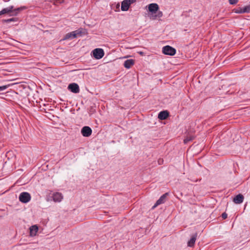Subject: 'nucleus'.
I'll list each match as a JSON object with an SVG mask.
<instances>
[{"label": "nucleus", "instance_id": "27", "mask_svg": "<svg viewBox=\"0 0 250 250\" xmlns=\"http://www.w3.org/2000/svg\"><path fill=\"white\" fill-rule=\"evenodd\" d=\"M139 53H140V54H141V55H143V52H140Z\"/></svg>", "mask_w": 250, "mask_h": 250}, {"label": "nucleus", "instance_id": "19", "mask_svg": "<svg viewBox=\"0 0 250 250\" xmlns=\"http://www.w3.org/2000/svg\"><path fill=\"white\" fill-rule=\"evenodd\" d=\"M194 139V137L192 136H187L184 140V143L185 144L188 143V142L192 141Z\"/></svg>", "mask_w": 250, "mask_h": 250}, {"label": "nucleus", "instance_id": "9", "mask_svg": "<svg viewBox=\"0 0 250 250\" xmlns=\"http://www.w3.org/2000/svg\"><path fill=\"white\" fill-rule=\"evenodd\" d=\"M51 198L54 202H60L63 199V195L60 192H56L52 194Z\"/></svg>", "mask_w": 250, "mask_h": 250}, {"label": "nucleus", "instance_id": "2", "mask_svg": "<svg viewBox=\"0 0 250 250\" xmlns=\"http://www.w3.org/2000/svg\"><path fill=\"white\" fill-rule=\"evenodd\" d=\"M14 9L13 6H10L8 7L3 8L2 9V13H3V14H9L11 12H14L13 14H10V16H17L20 11L26 9L25 6H21V7H19L18 8Z\"/></svg>", "mask_w": 250, "mask_h": 250}, {"label": "nucleus", "instance_id": "3", "mask_svg": "<svg viewBox=\"0 0 250 250\" xmlns=\"http://www.w3.org/2000/svg\"><path fill=\"white\" fill-rule=\"evenodd\" d=\"M82 33V31L80 30H76L74 31L69 32L65 35L63 40H66L76 38L78 36H81Z\"/></svg>", "mask_w": 250, "mask_h": 250}, {"label": "nucleus", "instance_id": "1", "mask_svg": "<svg viewBox=\"0 0 250 250\" xmlns=\"http://www.w3.org/2000/svg\"><path fill=\"white\" fill-rule=\"evenodd\" d=\"M14 9L13 6H10L8 7L3 8L2 9V13H3V14H9L11 12H14L13 14H10V16H17L20 11L26 9L25 6H21V7H19L18 8Z\"/></svg>", "mask_w": 250, "mask_h": 250}, {"label": "nucleus", "instance_id": "22", "mask_svg": "<svg viewBox=\"0 0 250 250\" xmlns=\"http://www.w3.org/2000/svg\"><path fill=\"white\" fill-rule=\"evenodd\" d=\"M235 12L236 13H239V14L244 13V12H243V7H239L237 9H235Z\"/></svg>", "mask_w": 250, "mask_h": 250}, {"label": "nucleus", "instance_id": "13", "mask_svg": "<svg viewBox=\"0 0 250 250\" xmlns=\"http://www.w3.org/2000/svg\"><path fill=\"white\" fill-rule=\"evenodd\" d=\"M197 237V233H195L193 234L190 240L188 242V246L190 247H193L194 246L196 238Z\"/></svg>", "mask_w": 250, "mask_h": 250}, {"label": "nucleus", "instance_id": "28", "mask_svg": "<svg viewBox=\"0 0 250 250\" xmlns=\"http://www.w3.org/2000/svg\"><path fill=\"white\" fill-rule=\"evenodd\" d=\"M117 6V7L119 8L120 6L119 3H118Z\"/></svg>", "mask_w": 250, "mask_h": 250}, {"label": "nucleus", "instance_id": "20", "mask_svg": "<svg viewBox=\"0 0 250 250\" xmlns=\"http://www.w3.org/2000/svg\"><path fill=\"white\" fill-rule=\"evenodd\" d=\"M243 12L244 13H250V4L243 7Z\"/></svg>", "mask_w": 250, "mask_h": 250}, {"label": "nucleus", "instance_id": "29", "mask_svg": "<svg viewBox=\"0 0 250 250\" xmlns=\"http://www.w3.org/2000/svg\"><path fill=\"white\" fill-rule=\"evenodd\" d=\"M159 163H161V161H160V160L158 161Z\"/></svg>", "mask_w": 250, "mask_h": 250}, {"label": "nucleus", "instance_id": "8", "mask_svg": "<svg viewBox=\"0 0 250 250\" xmlns=\"http://www.w3.org/2000/svg\"><path fill=\"white\" fill-rule=\"evenodd\" d=\"M92 132L91 128L88 126H83L81 129V133L84 137L90 136Z\"/></svg>", "mask_w": 250, "mask_h": 250}, {"label": "nucleus", "instance_id": "15", "mask_svg": "<svg viewBox=\"0 0 250 250\" xmlns=\"http://www.w3.org/2000/svg\"><path fill=\"white\" fill-rule=\"evenodd\" d=\"M169 115V113L167 111H161L158 116V118L160 120H163L166 119Z\"/></svg>", "mask_w": 250, "mask_h": 250}, {"label": "nucleus", "instance_id": "11", "mask_svg": "<svg viewBox=\"0 0 250 250\" xmlns=\"http://www.w3.org/2000/svg\"><path fill=\"white\" fill-rule=\"evenodd\" d=\"M168 193H166L162 195L160 198L156 201V203L155 204L154 206H153V208H155L157 206L161 205L162 204L166 202V198L167 196L168 195Z\"/></svg>", "mask_w": 250, "mask_h": 250}, {"label": "nucleus", "instance_id": "18", "mask_svg": "<svg viewBox=\"0 0 250 250\" xmlns=\"http://www.w3.org/2000/svg\"><path fill=\"white\" fill-rule=\"evenodd\" d=\"M156 13V14L153 16V19H156L157 18H161L163 15V12L161 11L158 10Z\"/></svg>", "mask_w": 250, "mask_h": 250}, {"label": "nucleus", "instance_id": "7", "mask_svg": "<svg viewBox=\"0 0 250 250\" xmlns=\"http://www.w3.org/2000/svg\"><path fill=\"white\" fill-rule=\"evenodd\" d=\"M136 1V0H124L121 3V10L126 11L128 10L130 5Z\"/></svg>", "mask_w": 250, "mask_h": 250}, {"label": "nucleus", "instance_id": "14", "mask_svg": "<svg viewBox=\"0 0 250 250\" xmlns=\"http://www.w3.org/2000/svg\"><path fill=\"white\" fill-rule=\"evenodd\" d=\"M243 200L244 196L241 194H239L235 196L233 199V202L236 204L242 203L243 202Z\"/></svg>", "mask_w": 250, "mask_h": 250}, {"label": "nucleus", "instance_id": "26", "mask_svg": "<svg viewBox=\"0 0 250 250\" xmlns=\"http://www.w3.org/2000/svg\"><path fill=\"white\" fill-rule=\"evenodd\" d=\"M3 15V13H2V10L0 11V15Z\"/></svg>", "mask_w": 250, "mask_h": 250}, {"label": "nucleus", "instance_id": "21", "mask_svg": "<svg viewBox=\"0 0 250 250\" xmlns=\"http://www.w3.org/2000/svg\"><path fill=\"white\" fill-rule=\"evenodd\" d=\"M16 18H11V19H6V20H3V22H6V23H9L10 22H12V21H16Z\"/></svg>", "mask_w": 250, "mask_h": 250}, {"label": "nucleus", "instance_id": "17", "mask_svg": "<svg viewBox=\"0 0 250 250\" xmlns=\"http://www.w3.org/2000/svg\"><path fill=\"white\" fill-rule=\"evenodd\" d=\"M38 227L36 225L32 226L30 228V234L31 236H35L36 235L38 231Z\"/></svg>", "mask_w": 250, "mask_h": 250}, {"label": "nucleus", "instance_id": "5", "mask_svg": "<svg viewBox=\"0 0 250 250\" xmlns=\"http://www.w3.org/2000/svg\"><path fill=\"white\" fill-rule=\"evenodd\" d=\"M163 53L167 55L173 56L176 53V49L169 45H166L163 47Z\"/></svg>", "mask_w": 250, "mask_h": 250}, {"label": "nucleus", "instance_id": "10", "mask_svg": "<svg viewBox=\"0 0 250 250\" xmlns=\"http://www.w3.org/2000/svg\"><path fill=\"white\" fill-rule=\"evenodd\" d=\"M68 89L73 93H78L80 92L79 86L76 83H72L68 85Z\"/></svg>", "mask_w": 250, "mask_h": 250}, {"label": "nucleus", "instance_id": "24", "mask_svg": "<svg viewBox=\"0 0 250 250\" xmlns=\"http://www.w3.org/2000/svg\"><path fill=\"white\" fill-rule=\"evenodd\" d=\"M229 1L230 4L233 5L236 4L238 2V0H229Z\"/></svg>", "mask_w": 250, "mask_h": 250}, {"label": "nucleus", "instance_id": "16", "mask_svg": "<svg viewBox=\"0 0 250 250\" xmlns=\"http://www.w3.org/2000/svg\"><path fill=\"white\" fill-rule=\"evenodd\" d=\"M134 64V60L133 59L127 60L125 61L124 65L126 68H130Z\"/></svg>", "mask_w": 250, "mask_h": 250}, {"label": "nucleus", "instance_id": "25", "mask_svg": "<svg viewBox=\"0 0 250 250\" xmlns=\"http://www.w3.org/2000/svg\"><path fill=\"white\" fill-rule=\"evenodd\" d=\"M228 217V214L226 213V212H224L222 213V217L224 219H226Z\"/></svg>", "mask_w": 250, "mask_h": 250}, {"label": "nucleus", "instance_id": "23", "mask_svg": "<svg viewBox=\"0 0 250 250\" xmlns=\"http://www.w3.org/2000/svg\"><path fill=\"white\" fill-rule=\"evenodd\" d=\"M10 86L9 84L8 85H5L0 86V91L5 90L9 86Z\"/></svg>", "mask_w": 250, "mask_h": 250}, {"label": "nucleus", "instance_id": "6", "mask_svg": "<svg viewBox=\"0 0 250 250\" xmlns=\"http://www.w3.org/2000/svg\"><path fill=\"white\" fill-rule=\"evenodd\" d=\"M93 56L96 59H101L104 55V52L102 48H96L92 51Z\"/></svg>", "mask_w": 250, "mask_h": 250}, {"label": "nucleus", "instance_id": "4", "mask_svg": "<svg viewBox=\"0 0 250 250\" xmlns=\"http://www.w3.org/2000/svg\"><path fill=\"white\" fill-rule=\"evenodd\" d=\"M30 194L27 192H21L19 197V200L23 203H27L31 200Z\"/></svg>", "mask_w": 250, "mask_h": 250}, {"label": "nucleus", "instance_id": "30", "mask_svg": "<svg viewBox=\"0 0 250 250\" xmlns=\"http://www.w3.org/2000/svg\"><path fill=\"white\" fill-rule=\"evenodd\" d=\"M159 163H161V161H160V160L158 161Z\"/></svg>", "mask_w": 250, "mask_h": 250}, {"label": "nucleus", "instance_id": "12", "mask_svg": "<svg viewBox=\"0 0 250 250\" xmlns=\"http://www.w3.org/2000/svg\"><path fill=\"white\" fill-rule=\"evenodd\" d=\"M148 8L150 12L156 13L159 9V5L155 3H151L148 5Z\"/></svg>", "mask_w": 250, "mask_h": 250}]
</instances>
